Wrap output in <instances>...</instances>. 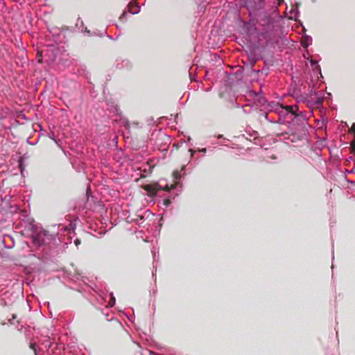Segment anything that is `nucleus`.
<instances>
[{"label": "nucleus", "mask_w": 355, "mask_h": 355, "mask_svg": "<svg viewBox=\"0 0 355 355\" xmlns=\"http://www.w3.org/2000/svg\"><path fill=\"white\" fill-rule=\"evenodd\" d=\"M116 68L118 69L130 70L132 69V63L128 59L118 58L116 60Z\"/></svg>", "instance_id": "obj_17"}, {"label": "nucleus", "mask_w": 355, "mask_h": 355, "mask_svg": "<svg viewBox=\"0 0 355 355\" xmlns=\"http://www.w3.org/2000/svg\"><path fill=\"white\" fill-rule=\"evenodd\" d=\"M123 124L127 127H129L130 126V124H129V121L127 119H125L123 121H122Z\"/></svg>", "instance_id": "obj_32"}, {"label": "nucleus", "mask_w": 355, "mask_h": 355, "mask_svg": "<svg viewBox=\"0 0 355 355\" xmlns=\"http://www.w3.org/2000/svg\"><path fill=\"white\" fill-rule=\"evenodd\" d=\"M35 355H37V354H35Z\"/></svg>", "instance_id": "obj_46"}, {"label": "nucleus", "mask_w": 355, "mask_h": 355, "mask_svg": "<svg viewBox=\"0 0 355 355\" xmlns=\"http://www.w3.org/2000/svg\"><path fill=\"white\" fill-rule=\"evenodd\" d=\"M150 355H159V354L156 353V352H152V351H150Z\"/></svg>", "instance_id": "obj_37"}, {"label": "nucleus", "mask_w": 355, "mask_h": 355, "mask_svg": "<svg viewBox=\"0 0 355 355\" xmlns=\"http://www.w3.org/2000/svg\"><path fill=\"white\" fill-rule=\"evenodd\" d=\"M134 159H135L137 162H139L143 159V156L140 155H136V156L134 157Z\"/></svg>", "instance_id": "obj_31"}, {"label": "nucleus", "mask_w": 355, "mask_h": 355, "mask_svg": "<svg viewBox=\"0 0 355 355\" xmlns=\"http://www.w3.org/2000/svg\"><path fill=\"white\" fill-rule=\"evenodd\" d=\"M278 119L277 120L273 119H270L268 117V113L266 112H262L259 114V120L261 121L262 119H265L266 121H268L270 123H288L286 121V119L289 116H293L291 113V109L289 108V106H284L282 105L280 108H278Z\"/></svg>", "instance_id": "obj_7"}, {"label": "nucleus", "mask_w": 355, "mask_h": 355, "mask_svg": "<svg viewBox=\"0 0 355 355\" xmlns=\"http://www.w3.org/2000/svg\"><path fill=\"white\" fill-rule=\"evenodd\" d=\"M81 241H80V239H76L75 241H74V243L76 246H78L80 244Z\"/></svg>", "instance_id": "obj_34"}, {"label": "nucleus", "mask_w": 355, "mask_h": 355, "mask_svg": "<svg viewBox=\"0 0 355 355\" xmlns=\"http://www.w3.org/2000/svg\"><path fill=\"white\" fill-rule=\"evenodd\" d=\"M289 108L291 109V113L293 116H295V114H297L296 112H297L299 110L297 105H293L289 106Z\"/></svg>", "instance_id": "obj_25"}, {"label": "nucleus", "mask_w": 355, "mask_h": 355, "mask_svg": "<svg viewBox=\"0 0 355 355\" xmlns=\"http://www.w3.org/2000/svg\"><path fill=\"white\" fill-rule=\"evenodd\" d=\"M264 0H259V3L261 5V8H262L263 6Z\"/></svg>", "instance_id": "obj_36"}, {"label": "nucleus", "mask_w": 355, "mask_h": 355, "mask_svg": "<svg viewBox=\"0 0 355 355\" xmlns=\"http://www.w3.org/2000/svg\"><path fill=\"white\" fill-rule=\"evenodd\" d=\"M262 84L260 85V90L258 92H256L254 91H252L251 93L253 94V96L256 98V102L259 106L265 107L267 105V103H268L266 98L262 95L263 91H262Z\"/></svg>", "instance_id": "obj_15"}, {"label": "nucleus", "mask_w": 355, "mask_h": 355, "mask_svg": "<svg viewBox=\"0 0 355 355\" xmlns=\"http://www.w3.org/2000/svg\"><path fill=\"white\" fill-rule=\"evenodd\" d=\"M245 51L248 55L246 67L252 68L261 58V53L266 44L264 42H244Z\"/></svg>", "instance_id": "obj_5"}, {"label": "nucleus", "mask_w": 355, "mask_h": 355, "mask_svg": "<svg viewBox=\"0 0 355 355\" xmlns=\"http://www.w3.org/2000/svg\"><path fill=\"white\" fill-rule=\"evenodd\" d=\"M301 92L300 88L297 85L296 83H292L288 89V94L295 98Z\"/></svg>", "instance_id": "obj_19"}, {"label": "nucleus", "mask_w": 355, "mask_h": 355, "mask_svg": "<svg viewBox=\"0 0 355 355\" xmlns=\"http://www.w3.org/2000/svg\"><path fill=\"white\" fill-rule=\"evenodd\" d=\"M110 301L109 302V306L110 307H112L115 304L116 300H115L113 293H110Z\"/></svg>", "instance_id": "obj_26"}, {"label": "nucleus", "mask_w": 355, "mask_h": 355, "mask_svg": "<svg viewBox=\"0 0 355 355\" xmlns=\"http://www.w3.org/2000/svg\"><path fill=\"white\" fill-rule=\"evenodd\" d=\"M264 44L266 46L282 44L288 46L291 40L286 35L288 26L286 28L281 24H264Z\"/></svg>", "instance_id": "obj_2"}, {"label": "nucleus", "mask_w": 355, "mask_h": 355, "mask_svg": "<svg viewBox=\"0 0 355 355\" xmlns=\"http://www.w3.org/2000/svg\"><path fill=\"white\" fill-rule=\"evenodd\" d=\"M311 128V126L310 125L288 127L291 134L288 135L287 139L292 143H295L297 141L307 142L309 134V129Z\"/></svg>", "instance_id": "obj_6"}, {"label": "nucleus", "mask_w": 355, "mask_h": 355, "mask_svg": "<svg viewBox=\"0 0 355 355\" xmlns=\"http://www.w3.org/2000/svg\"><path fill=\"white\" fill-rule=\"evenodd\" d=\"M311 81L313 82V87H314L315 85L313 83V78H311ZM306 95H309V99H315L317 96H320L318 94L316 90L314 89L313 88H312L308 93H306Z\"/></svg>", "instance_id": "obj_24"}, {"label": "nucleus", "mask_w": 355, "mask_h": 355, "mask_svg": "<svg viewBox=\"0 0 355 355\" xmlns=\"http://www.w3.org/2000/svg\"><path fill=\"white\" fill-rule=\"evenodd\" d=\"M348 183L351 184H355V181H352V180H347Z\"/></svg>", "instance_id": "obj_38"}, {"label": "nucleus", "mask_w": 355, "mask_h": 355, "mask_svg": "<svg viewBox=\"0 0 355 355\" xmlns=\"http://www.w3.org/2000/svg\"><path fill=\"white\" fill-rule=\"evenodd\" d=\"M239 22H244L243 20H241V19H239Z\"/></svg>", "instance_id": "obj_44"}, {"label": "nucleus", "mask_w": 355, "mask_h": 355, "mask_svg": "<svg viewBox=\"0 0 355 355\" xmlns=\"http://www.w3.org/2000/svg\"><path fill=\"white\" fill-rule=\"evenodd\" d=\"M107 110L110 112L118 116L120 120H122V112L121 111L119 105L112 101H107Z\"/></svg>", "instance_id": "obj_16"}, {"label": "nucleus", "mask_w": 355, "mask_h": 355, "mask_svg": "<svg viewBox=\"0 0 355 355\" xmlns=\"http://www.w3.org/2000/svg\"><path fill=\"white\" fill-rule=\"evenodd\" d=\"M51 51H52L53 60H55L56 54L55 51H58V49L54 46H50Z\"/></svg>", "instance_id": "obj_27"}, {"label": "nucleus", "mask_w": 355, "mask_h": 355, "mask_svg": "<svg viewBox=\"0 0 355 355\" xmlns=\"http://www.w3.org/2000/svg\"><path fill=\"white\" fill-rule=\"evenodd\" d=\"M181 178L182 175L180 171H175L173 173V184H168V183H166L164 185L162 184H157V187L160 190L166 191L164 195H160L159 196L162 198V203L165 207H168L172 203V200L175 199V196L178 195V193H172V191L176 189L178 187H182V184L180 182Z\"/></svg>", "instance_id": "obj_4"}, {"label": "nucleus", "mask_w": 355, "mask_h": 355, "mask_svg": "<svg viewBox=\"0 0 355 355\" xmlns=\"http://www.w3.org/2000/svg\"><path fill=\"white\" fill-rule=\"evenodd\" d=\"M217 138H218V139H223L224 137H223V135H218L217 136Z\"/></svg>", "instance_id": "obj_39"}, {"label": "nucleus", "mask_w": 355, "mask_h": 355, "mask_svg": "<svg viewBox=\"0 0 355 355\" xmlns=\"http://www.w3.org/2000/svg\"><path fill=\"white\" fill-rule=\"evenodd\" d=\"M250 69L252 75H253L254 78L257 79L261 77L265 78L270 73V68L269 67L266 66V63L265 66L261 69L255 70L253 69V67L250 68Z\"/></svg>", "instance_id": "obj_13"}, {"label": "nucleus", "mask_w": 355, "mask_h": 355, "mask_svg": "<svg viewBox=\"0 0 355 355\" xmlns=\"http://www.w3.org/2000/svg\"><path fill=\"white\" fill-rule=\"evenodd\" d=\"M312 71H313V73L315 76L316 79H318L320 78H323L322 71H321V68H320V65H317L316 67H313Z\"/></svg>", "instance_id": "obj_23"}, {"label": "nucleus", "mask_w": 355, "mask_h": 355, "mask_svg": "<svg viewBox=\"0 0 355 355\" xmlns=\"http://www.w3.org/2000/svg\"><path fill=\"white\" fill-rule=\"evenodd\" d=\"M144 190L146 191V195L151 198H155L157 197H159L160 194L159 193L160 190L159 187H157V184L155 187L150 185V184H146L143 187Z\"/></svg>", "instance_id": "obj_14"}, {"label": "nucleus", "mask_w": 355, "mask_h": 355, "mask_svg": "<svg viewBox=\"0 0 355 355\" xmlns=\"http://www.w3.org/2000/svg\"><path fill=\"white\" fill-rule=\"evenodd\" d=\"M189 152L191 153V156H193V154H194V153H195V151H194V150H193L192 149H189Z\"/></svg>", "instance_id": "obj_40"}, {"label": "nucleus", "mask_w": 355, "mask_h": 355, "mask_svg": "<svg viewBox=\"0 0 355 355\" xmlns=\"http://www.w3.org/2000/svg\"><path fill=\"white\" fill-rule=\"evenodd\" d=\"M243 42H264V24H237Z\"/></svg>", "instance_id": "obj_3"}, {"label": "nucleus", "mask_w": 355, "mask_h": 355, "mask_svg": "<svg viewBox=\"0 0 355 355\" xmlns=\"http://www.w3.org/2000/svg\"><path fill=\"white\" fill-rule=\"evenodd\" d=\"M301 44L304 48H308L312 44V37L305 34Z\"/></svg>", "instance_id": "obj_21"}, {"label": "nucleus", "mask_w": 355, "mask_h": 355, "mask_svg": "<svg viewBox=\"0 0 355 355\" xmlns=\"http://www.w3.org/2000/svg\"><path fill=\"white\" fill-rule=\"evenodd\" d=\"M207 148H199L198 150V152L200 153H207Z\"/></svg>", "instance_id": "obj_33"}, {"label": "nucleus", "mask_w": 355, "mask_h": 355, "mask_svg": "<svg viewBox=\"0 0 355 355\" xmlns=\"http://www.w3.org/2000/svg\"><path fill=\"white\" fill-rule=\"evenodd\" d=\"M115 25H116L117 29H119V30L121 29V27H120V26L119 24H115Z\"/></svg>", "instance_id": "obj_42"}, {"label": "nucleus", "mask_w": 355, "mask_h": 355, "mask_svg": "<svg viewBox=\"0 0 355 355\" xmlns=\"http://www.w3.org/2000/svg\"><path fill=\"white\" fill-rule=\"evenodd\" d=\"M140 8L133 3H130L125 8L123 13L119 17V20L121 21L130 20L133 15L139 13Z\"/></svg>", "instance_id": "obj_9"}, {"label": "nucleus", "mask_w": 355, "mask_h": 355, "mask_svg": "<svg viewBox=\"0 0 355 355\" xmlns=\"http://www.w3.org/2000/svg\"><path fill=\"white\" fill-rule=\"evenodd\" d=\"M49 26H47L48 30L50 33H52L53 36H59L61 33V31L60 28L54 27V24H48Z\"/></svg>", "instance_id": "obj_22"}, {"label": "nucleus", "mask_w": 355, "mask_h": 355, "mask_svg": "<svg viewBox=\"0 0 355 355\" xmlns=\"http://www.w3.org/2000/svg\"><path fill=\"white\" fill-rule=\"evenodd\" d=\"M5 305H8V302L5 301Z\"/></svg>", "instance_id": "obj_45"}, {"label": "nucleus", "mask_w": 355, "mask_h": 355, "mask_svg": "<svg viewBox=\"0 0 355 355\" xmlns=\"http://www.w3.org/2000/svg\"><path fill=\"white\" fill-rule=\"evenodd\" d=\"M297 103H306L308 107L312 108L313 107H319L322 105L324 98L323 96H317L315 99H309V95H306V93L300 92L295 98Z\"/></svg>", "instance_id": "obj_8"}, {"label": "nucleus", "mask_w": 355, "mask_h": 355, "mask_svg": "<svg viewBox=\"0 0 355 355\" xmlns=\"http://www.w3.org/2000/svg\"><path fill=\"white\" fill-rule=\"evenodd\" d=\"M300 26H301V28H302V31L305 33L306 32V28H304V26H303V24L302 23H300L299 24Z\"/></svg>", "instance_id": "obj_35"}, {"label": "nucleus", "mask_w": 355, "mask_h": 355, "mask_svg": "<svg viewBox=\"0 0 355 355\" xmlns=\"http://www.w3.org/2000/svg\"><path fill=\"white\" fill-rule=\"evenodd\" d=\"M304 125H309L308 123V119L303 112L293 116L291 121H288V127L291 126H300Z\"/></svg>", "instance_id": "obj_10"}, {"label": "nucleus", "mask_w": 355, "mask_h": 355, "mask_svg": "<svg viewBox=\"0 0 355 355\" xmlns=\"http://www.w3.org/2000/svg\"><path fill=\"white\" fill-rule=\"evenodd\" d=\"M6 116L3 112V109L0 108V120H3L6 119Z\"/></svg>", "instance_id": "obj_29"}, {"label": "nucleus", "mask_w": 355, "mask_h": 355, "mask_svg": "<svg viewBox=\"0 0 355 355\" xmlns=\"http://www.w3.org/2000/svg\"><path fill=\"white\" fill-rule=\"evenodd\" d=\"M282 105H280L279 103H275V102H270V103H267V105H266V109L268 111H266V112H268L269 114V112H275V113H277L278 112V108H280L282 107Z\"/></svg>", "instance_id": "obj_18"}, {"label": "nucleus", "mask_w": 355, "mask_h": 355, "mask_svg": "<svg viewBox=\"0 0 355 355\" xmlns=\"http://www.w3.org/2000/svg\"><path fill=\"white\" fill-rule=\"evenodd\" d=\"M5 247H6V248H8V249H10V248H12L13 247V244H12V245H10V246H6V245H5Z\"/></svg>", "instance_id": "obj_41"}, {"label": "nucleus", "mask_w": 355, "mask_h": 355, "mask_svg": "<svg viewBox=\"0 0 355 355\" xmlns=\"http://www.w3.org/2000/svg\"><path fill=\"white\" fill-rule=\"evenodd\" d=\"M248 22L249 23L253 22V19H250Z\"/></svg>", "instance_id": "obj_43"}, {"label": "nucleus", "mask_w": 355, "mask_h": 355, "mask_svg": "<svg viewBox=\"0 0 355 355\" xmlns=\"http://www.w3.org/2000/svg\"><path fill=\"white\" fill-rule=\"evenodd\" d=\"M144 220V216L139 215V216H138V218L133 219L132 220H134L137 223H139L141 220Z\"/></svg>", "instance_id": "obj_30"}, {"label": "nucleus", "mask_w": 355, "mask_h": 355, "mask_svg": "<svg viewBox=\"0 0 355 355\" xmlns=\"http://www.w3.org/2000/svg\"><path fill=\"white\" fill-rule=\"evenodd\" d=\"M24 227L33 247L46 259L56 257L68 248V243L62 241L58 233H50L32 218L24 220Z\"/></svg>", "instance_id": "obj_1"}, {"label": "nucleus", "mask_w": 355, "mask_h": 355, "mask_svg": "<svg viewBox=\"0 0 355 355\" xmlns=\"http://www.w3.org/2000/svg\"><path fill=\"white\" fill-rule=\"evenodd\" d=\"M225 24H213L211 35L214 37H218V40H224V38L228 35L225 31Z\"/></svg>", "instance_id": "obj_11"}, {"label": "nucleus", "mask_w": 355, "mask_h": 355, "mask_svg": "<svg viewBox=\"0 0 355 355\" xmlns=\"http://www.w3.org/2000/svg\"><path fill=\"white\" fill-rule=\"evenodd\" d=\"M76 24V27L77 28V29L79 31L85 33L88 36H92V35L102 36V35H104L106 33V28H107V26H104L101 29L96 30V31L92 32L89 29H87V27H85V26H84L85 24Z\"/></svg>", "instance_id": "obj_12"}, {"label": "nucleus", "mask_w": 355, "mask_h": 355, "mask_svg": "<svg viewBox=\"0 0 355 355\" xmlns=\"http://www.w3.org/2000/svg\"><path fill=\"white\" fill-rule=\"evenodd\" d=\"M300 16V12L297 8H292L290 11V15L288 17V19L294 20L296 22H301L300 21H297V19Z\"/></svg>", "instance_id": "obj_20"}, {"label": "nucleus", "mask_w": 355, "mask_h": 355, "mask_svg": "<svg viewBox=\"0 0 355 355\" xmlns=\"http://www.w3.org/2000/svg\"><path fill=\"white\" fill-rule=\"evenodd\" d=\"M309 63L311 64V66L312 67H316L317 65H319L318 63V61H316V60H312V59H309Z\"/></svg>", "instance_id": "obj_28"}]
</instances>
